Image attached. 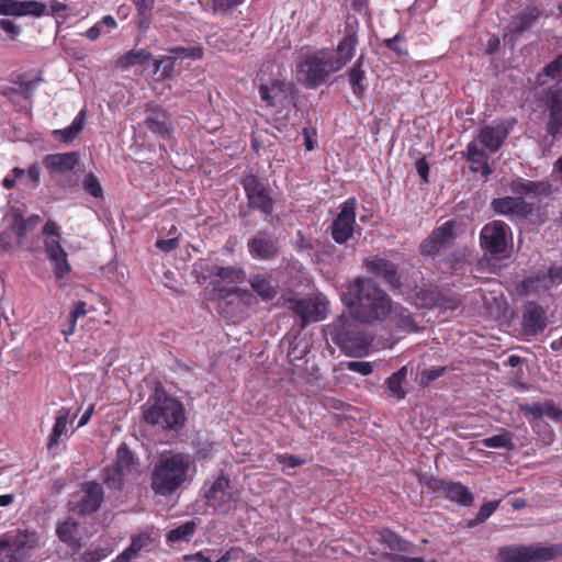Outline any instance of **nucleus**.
I'll use <instances>...</instances> for the list:
<instances>
[{"mask_svg": "<svg viewBox=\"0 0 562 562\" xmlns=\"http://www.w3.org/2000/svg\"><path fill=\"white\" fill-rule=\"evenodd\" d=\"M154 66L156 71H159L161 69L160 78L162 80L170 79L175 70L176 60L170 56H165L160 59H156Z\"/></svg>", "mask_w": 562, "mask_h": 562, "instance_id": "nucleus-46", "label": "nucleus"}, {"mask_svg": "<svg viewBox=\"0 0 562 562\" xmlns=\"http://www.w3.org/2000/svg\"><path fill=\"white\" fill-rule=\"evenodd\" d=\"M424 485L434 493H441L443 496L462 506L472 505L474 497L469 488L460 482H450L437 476H428Z\"/></svg>", "mask_w": 562, "mask_h": 562, "instance_id": "nucleus-11", "label": "nucleus"}, {"mask_svg": "<svg viewBox=\"0 0 562 562\" xmlns=\"http://www.w3.org/2000/svg\"><path fill=\"white\" fill-rule=\"evenodd\" d=\"M4 12L12 13V16H25L31 15L35 18H41L47 14V5L44 2L27 0V1H16V4L12 8V10H4Z\"/></svg>", "mask_w": 562, "mask_h": 562, "instance_id": "nucleus-34", "label": "nucleus"}, {"mask_svg": "<svg viewBox=\"0 0 562 562\" xmlns=\"http://www.w3.org/2000/svg\"><path fill=\"white\" fill-rule=\"evenodd\" d=\"M491 207L495 213L512 218L526 220L533 212V203H529L525 199L516 195L493 199Z\"/></svg>", "mask_w": 562, "mask_h": 562, "instance_id": "nucleus-16", "label": "nucleus"}, {"mask_svg": "<svg viewBox=\"0 0 562 562\" xmlns=\"http://www.w3.org/2000/svg\"><path fill=\"white\" fill-rule=\"evenodd\" d=\"M70 415V409L61 407L56 412L54 426L48 435L47 449L52 451L57 448L60 442V437L67 432V425Z\"/></svg>", "mask_w": 562, "mask_h": 562, "instance_id": "nucleus-32", "label": "nucleus"}, {"mask_svg": "<svg viewBox=\"0 0 562 562\" xmlns=\"http://www.w3.org/2000/svg\"><path fill=\"white\" fill-rule=\"evenodd\" d=\"M248 282L252 291L265 302L273 300L280 288L278 280L268 272L251 273Z\"/></svg>", "mask_w": 562, "mask_h": 562, "instance_id": "nucleus-24", "label": "nucleus"}, {"mask_svg": "<svg viewBox=\"0 0 562 562\" xmlns=\"http://www.w3.org/2000/svg\"><path fill=\"white\" fill-rule=\"evenodd\" d=\"M243 550L239 547H232L224 552V554L215 562H229L232 560H238L241 558Z\"/></svg>", "mask_w": 562, "mask_h": 562, "instance_id": "nucleus-64", "label": "nucleus"}, {"mask_svg": "<svg viewBox=\"0 0 562 562\" xmlns=\"http://www.w3.org/2000/svg\"><path fill=\"white\" fill-rule=\"evenodd\" d=\"M11 228L13 233L19 238V241L22 243L24 237L26 236L30 228L27 227V224L24 222V216L21 213H14L13 214V221L11 224Z\"/></svg>", "mask_w": 562, "mask_h": 562, "instance_id": "nucleus-51", "label": "nucleus"}, {"mask_svg": "<svg viewBox=\"0 0 562 562\" xmlns=\"http://www.w3.org/2000/svg\"><path fill=\"white\" fill-rule=\"evenodd\" d=\"M358 25L356 19L346 22L345 36L338 42L335 50L336 57L327 50V56L337 71L341 70L355 56L358 45Z\"/></svg>", "mask_w": 562, "mask_h": 562, "instance_id": "nucleus-12", "label": "nucleus"}, {"mask_svg": "<svg viewBox=\"0 0 562 562\" xmlns=\"http://www.w3.org/2000/svg\"><path fill=\"white\" fill-rule=\"evenodd\" d=\"M353 317L341 315L328 325L331 341L349 357H362L369 353L372 339L361 329Z\"/></svg>", "mask_w": 562, "mask_h": 562, "instance_id": "nucleus-3", "label": "nucleus"}, {"mask_svg": "<svg viewBox=\"0 0 562 562\" xmlns=\"http://www.w3.org/2000/svg\"><path fill=\"white\" fill-rule=\"evenodd\" d=\"M297 76L305 86L310 89H315L322 86L333 72H337L334 69L327 50L322 49L315 54H307L296 65Z\"/></svg>", "mask_w": 562, "mask_h": 562, "instance_id": "nucleus-6", "label": "nucleus"}, {"mask_svg": "<svg viewBox=\"0 0 562 562\" xmlns=\"http://www.w3.org/2000/svg\"><path fill=\"white\" fill-rule=\"evenodd\" d=\"M436 295V301L432 302V307L438 308L441 312L456 311L461 305V299L457 293H447L440 290L439 294Z\"/></svg>", "mask_w": 562, "mask_h": 562, "instance_id": "nucleus-40", "label": "nucleus"}, {"mask_svg": "<svg viewBox=\"0 0 562 562\" xmlns=\"http://www.w3.org/2000/svg\"><path fill=\"white\" fill-rule=\"evenodd\" d=\"M53 265L54 274L57 279H63L70 271V265L66 255L57 256V259L49 260Z\"/></svg>", "mask_w": 562, "mask_h": 562, "instance_id": "nucleus-52", "label": "nucleus"}, {"mask_svg": "<svg viewBox=\"0 0 562 562\" xmlns=\"http://www.w3.org/2000/svg\"><path fill=\"white\" fill-rule=\"evenodd\" d=\"M103 26L108 29V32H110L111 30L117 27V23L112 15H104L93 26L89 27L82 35L89 41L95 42L101 35Z\"/></svg>", "mask_w": 562, "mask_h": 562, "instance_id": "nucleus-42", "label": "nucleus"}, {"mask_svg": "<svg viewBox=\"0 0 562 562\" xmlns=\"http://www.w3.org/2000/svg\"><path fill=\"white\" fill-rule=\"evenodd\" d=\"M110 554V550L106 548H97L87 550L81 557L79 562H100Z\"/></svg>", "mask_w": 562, "mask_h": 562, "instance_id": "nucleus-54", "label": "nucleus"}, {"mask_svg": "<svg viewBox=\"0 0 562 562\" xmlns=\"http://www.w3.org/2000/svg\"><path fill=\"white\" fill-rule=\"evenodd\" d=\"M562 555V543L510 544L498 550L503 562H549Z\"/></svg>", "mask_w": 562, "mask_h": 562, "instance_id": "nucleus-5", "label": "nucleus"}, {"mask_svg": "<svg viewBox=\"0 0 562 562\" xmlns=\"http://www.w3.org/2000/svg\"><path fill=\"white\" fill-rule=\"evenodd\" d=\"M196 530V524L194 520H189L175 529H171L166 535L167 542L176 543V542H189L194 532Z\"/></svg>", "mask_w": 562, "mask_h": 562, "instance_id": "nucleus-37", "label": "nucleus"}, {"mask_svg": "<svg viewBox=\"0 0 562 562\" xmlns=\"http://www.w3.org/2000/svg\"><path fill=\"white\" fill-rule=\"evenodd\" d=\"M214 14H226L243 2L239 0H210Z\"/></svg>", "mask_w": 562, "mask_h": 562, "instance_id": "nucleus-50", "label": "nucleus"}, {"mask_svg": "<svg viewBox=\"0 0 562 562\" xmlns=\"http://www.w3.org/2000/svg\"><path fill=\"white\" fill-rule=\"evenodd\" d=\"M41 172L42 170L38 162H34L29 167L25 173L27 176V187L30 189H36L40 186Z\"/></svg>", "mask_w": 562, "mask_h": 562, "instance_id": "nucleus-59", "label": "nucleus"}, {"mask_svg": "<svg viewBox=\"0 0 562 562\" xmlns=\"http://www.w3.org/2000/svg\"><path fill=\"white\" fill-rule=\"evenodd\" d=\"M5 547L12 548L25 562L31 552L40 547V536L35 530L16 529L0 538V549Z\"/></svg>", "mask_w": 562, "mask_h": 562, "instance_id": "nucleus-13", "label": "nucleus"}, {"mask_svg": "<svg viewBox=\"0 0 562 562\" xmlns=\"http://www.w3.org/2000/svg\"><path fill=\"white\" fill-rule=\"evenodd\" d=\"M204 497L206 504L213 508H221L233 499L231 480L221 473L214 481L204 484Z\"/></svg>", "mask_w": 562, "mask_h": 562, "instance_id": "nucleus-17", "label": "nucleus"}, {"mask_svg": "<svg viewBox=\"0 0 562 562\" xmlns=\"http://www.w3.org/2000/svg\"><path fill=\"white\" fill-rule=\"evenodd\" d=\"M347 370L357 372L361 375H369L373 371V366L368 361H348L345 363Z\"/></svg>", "mask_w": 562, "mask_h": 562, "instance_id": "nucleus-55", "label": "nucleus"}, {"mask_svg": "<svg viewBox=\"0 0 562 562\" xmlns=\"http://www.w3.org/2000/svg\"><path fill=\"white\" fill-rule=\"evenodd\" d=\"M125 472L113 465L103 469V482L111 490L121 491L124 486Z\"/></svg>", "mask_w": 562, "mask_h": 562, "instance_id": "nucleus-41", "label": "nucleus"}, {"mask_svg": "<svg viewBox=\"0 0 562 562\" xmlns=\"http://www.w3.org/2000/svg\"><path fill=\"white\" fill-rule=\"evenodd\" d=\"M508 234H510V227L505 222L492 221L481 229V247L491 255H501L507 249Z\"/></svg>", "mask_w": 562, "mask_h": 562, "instance_id": "nucleus-10", "label": "nucleus"}, {"mask_svg": "<svg viewBox=\"0 0 562 562\" xmlns=\"http://www.w3.org/2000/svg\"><path fill=\"white\" fill-rule=\"evenodd\" d=\"M79 529V522L68 518L67 520L59 522L56 527V533L58 539L66 543L67 547L74 552H78L81 547V540L77 536Z\"/></svg>", "mask_w": 562, "mask_h": 562, "instance_id": "nucleus-29", "label": "nucleus"}, {"mask_svg": "<svg viewBox=\"0 0 562 562\" xmlns=\"http://www.w3.org/2000/svg\"><path fill=\"white\" fill-rule=\"evenodd\" d=\"M510 126L504 124L484 125L479 130L477 139L492 154L503 146L509 134Z\"/></svg>", "mask_w": 562, "mask_h": 562, "instance_id": "nucleus-21", "label": "nucleus"}, {"mask_svg": "<svg viewBox=\"0 0 562 562\" xmlns=\"http://www.w3.org/2000/svg\"><path fill=\"white\" fill-rule=\"evenodd\" d=\"M471 164V170L474 172H481L483 177H488L492 173V169L488 165V156L484 153V159L481 157H472L467 159Z\"/></svg>", "mask_w": 562, "mask_h": 562, "instance_id": "nucleus-49", "label": "nucleus"}, {"mask_svg": "<svg viewBox=\"0 0 562 562\" xmlns=\"http://www.w3.org/2000/svg\"><path fill=\"white\" fill-rule=\"evenodd\" d=\"M382 541L392 550L408 551L409 542L402 539L397 533L386 530L382 533Z\"/></svg>", "mask_w": 562, "mask_h": 562, "instance_id": "nucleus-44", "label": "nucleus"}, {"mask_svg": "<svg viewBox=\"0 0 562 562\" xmlns=\"http://www.w3.org/2000/svg\"><path fill=\"white\" fill-rule=\"evenodd\" d=\"M454 221H447L436 227L431 234L420 244V254L425 256L437 255L446 245L454 238Z\"/></svg>", "mask_w": 562, "mask_h": 562, "instance_id": "nucleus-18", "label": "nucleus"}, {"mask_svg": "<svg viewBox=\"0 0 562 562\" xmlns=\"http://www.w3.org/2000/svg\"><path fill=\"white\" fill-rule=\"evenodd\" d=\"M548 325L546 310L537 302L528 301L522 307V329L527 336L542 333Z\"/></svg>", "mask_w": 562, "mask_h": 562, "instance_id": "nucleus-19", "label": "nucleus"}, {"mask_svg": "<svg viewBox=\"0 0 562 562\" xmlns=\"http://www.w3.org/2000/svg\"><path fill=\"white\" fill-rule=\"evenodd\" d=\"M151 57V53L145 48L131 49L116 59L115 66L119 69L125 70L135 65H144L149 61Z\"/></svg>", "mask_w": 562, "mask_h": 562, "instance_id": "nucleus-35", "label": "nucleus"}, {"mask_svg": "<svg viewBox=\"0 0 562 562\" xmlns=\"http://www.w3.org/2000/svg\"><path fill=\"white\" fill-rule=\"evenodd\" d=\"M144 126L162 139H168L171 136L169 114L161 108H155L147 111V116L144 120Z\"/></svg>", "mask_w": 562, "mask_h": 562, "instance_id": "nucleus-25", "label": "nucleus"}, {"mask_svg": "<svg viewBox=\"0 0 562 562\" xmlns=\"http://www.w3.org/2000/svg\"><path fill=\"white\" fill-rule=\"evenodd\" d=\"M204 271L206 272V278H216L220 281L229 283V284H238L245 280V271L241 268L228 266L223 267L218 265H210Z\"/></svg>", "mask_w": 562, "mask_h": 562, "instance_id": "nucleus-28", "label": "nucleus"}, {"mask_svg": "<svg viewBox=\"0 0 562 562\" xmlns=\"http://www.w3.org/2000/svg\"><path fill=\"white\" fill-rule=\"evenodd\" d=\"M0 562H24V560L12 548L5 547L0 549Z\"/></svg>", "mask_w": 562, "mask_h": 562, "instance_id": "nucleus-63", "label": "nucleus"}, {"mask_svg": "<svg viewBox=\"0 0 562 562\" xmlns=\"http://www.w3.org/2000/svg\"><path fill=\"white\" fill-rule=\"evenodd\" d=\"M271 89L273 91V94L277 97H288L289 94L293 93L294 86L291 82H286L284 80H273L271 83Z\"/></svg>", "mask_w": 562, "mask_h": 562, "instance_id": "nucleus-56", "label": "nucleus"}, {"mask_svg": "<svg viewBox=\"0 0 562 562\" xmlns=\"http://www.w3.org/2000/svg\"><path fill=\"white\" fill-rule=\"evenodd\" d=\"M387 317L390 318L391 323L398 329L408 333L418 330V325L414 318L413 313L402 305H393L391 303V313H389Z\"/></svg>", "mask_w": 562, "mask_h": 562, "instance_id": "nucleus-31", "label": "nucleus"}, {"mask_svg": "<svg viewBox=\"0 0 562 562\" xmlns=\"http://www.w3.org/2000/svg\"><path fill=\"white\" fill-rule=\"evenodd\" d=\"M78 162L79 155L76 151L49 154L43 159V164L47 170L61 173L74 170Z\"/></svg>", "mask_w": 562, "mask_h": 562, "instance_id": "nucleus-27", "label": "nucleus"}, {"mask_svg": "<svg viewBox=\"0 0 562 562\" xmlns=\"http://www.w3.org/2000/svg\"><path fill=\"white\" fill-rule=\"evenodd\" d=\"M276 460L278 463L288 468H296L305 462L303 459L290 453H277Z\"/></svg>", "mask_w": 562, "mask_h": 562, "instance_id": "nucleus-58", "label": "nucleus"}, {"mask_svg": "<svg viewBox=\"0 0 562 562\" xmlns=\"http://www.w3.org/2000/svg\"><path fill=\"white\" fill-rule=\"evenodd\" d=\"M192 470L194 462L189 453L165 451L150 471V488L155 495L171 496L191 483Z\"/></svg>", "mask_w": 562, "mask_h": 562, "instance_id": "nucleus-2", "label": "nucleus"}, {"mask_svg": "<svg viewBox=\"0 0 562 562\" xmlns=\"http://www.w3.org/2000/svg\"><path fill=\"white\" fill-rule=\"evenodd\" d=\"M482 443L486 448H504L507 450L514 448L513 435L509 431L484 438Z\"/></svg>", "mask_w": 562, "mask_h": 562, "instance_id": "nucleus-43", "label": "nucleus"}, {"mask_svg": "<svg viewBox=\"0 0 562 562\" xmlns=\"http://www.w3.org/2000/svg\"><path fill=\"white\" fill-rule=\"evenodd\" d=\"M363 66L364 55L360 54L353 65L345 74L347 76L350 89L358 100L364 99L369 88V81Z\"/></svg>", "mask_w": 562, "mask_h": 562, "instance_id": "nucleus-23", "label": "nucleus"}, {"mask_svg": "<svg viewBox=\"0 0 562 562\" xmlns=\"http://www.w3.org/2000/svg\"><path fill=\"white\" fill-rule=\"evenodd\" d=\"M151 543V537L146 532L134 536L130 546L120 553L112 562H132L139 552Z\"/></svg>", "mask_w": 562, "mask_h": 562, "instance_id": "nucleus-33", "label": "nucleus"}, {"mask_svg": "<svg viewBox=\"0 0 562 562\" xmlns=\"http://www.w3.org/2000/svg\"><path fill=\"white\" fill-rule=\"evenodd\" d=\"M406 368L403 367L396 372H394L391 376H389L385 381L387 391L392 396H394L397 400H402L406 395V392L403 387V384L406 381Z\"/></svg>", "mask_w": 562, "mask_h": 562, "instance_id": "nucleus-38", "label": "nucleus"}, {"mask_svg": "<svg viewBox=\"0 0 562 562\" xmlns=\"http://www.w3.org/2000/svg\"><path fill=\"white\" fill-rule=\"evenodd\" d=\"M220 294H218V311L220 313H225V308H224V305L228 304V297L231 295H236L238 299H243L246 294H247V291L246 290H243L240 288H229V289H221L218 290Z\"/></svg>", "mask_w": 562, "mask_h": 562, "instance_id": "nucleus-47", "label": "nucleus"}, {"mask_svg": "<svg viewBox=\"0 0 562 562\" xmlns=\"http://www.w3.org/2000/svg\"><path fill=\"white\" fill-rule=\"evenodd\" d=\"M25 176V170L20 167H14L11 172L2 180L4 189L10 190L15 186L16 180L22 179Z\"/></svg>", "mask_w": 562, "mask_h": 562, "instance_id": "nucleus-60", "label": "nucleus"}, {"mask_svg": "<svg viewBox=\"0 0 562 562\" xmlns=\"http://www.w3.org/2000/svg\"><path fill=\"white\" fill-rule=\"evenodd\" d=\"M344 300L352 317L363 324L383 321L391 313L390 295L372 278L349 281Z\"/></svg>", "mask_w": 562, "mask_h": 562, "instance_id": "nucleus-1", "label": "nucleus"}, {"mask_svg": "<svg viewBox=\"0 0 562 562\" xmlns=\"http://www.w3.org/2000/svg\"><path fill=\"white\" fill-rule=\"evenodd\" d=\"M247 248L254 259L268 261L279 256L281 245L274 233L268 229H259L248 240Z\"/></svg>", "mask_w": 562, "mask_h": 562, "instance_id": "nucleus-14", "label": "nucleus"}, {"mask_svg": "<svg viewBox=\"0 0 562 562\" xmlns=\"http://www.w3.org/2000/svg\"><path fill=\"white\" fill-rule=\"evenodd\" d=\"M520 411L530 422L539 420L544 416V403L522 404L520 405Z\"/></svg>", "mask_w": 562, "mask_h": 562, "instance_id": "nucleus-48", "label": "nucleus"}, {"mask_svg": "<svg viewBox=\"0 0 562 562\" xmlns=\"http://www.w3.org/2000/svg\"><path fill=\"white\" fill-rule=\"evenodd\" d=\"M363 267L369 273L373 274L378 279H381L392 289H401L403 285L402 274L398 270V266L386 258L379 256L366 258L363 260Z\"/></svg>", "mask_w": 562, "mask_h": 562, "instance_id": "nucleus-15", "label": "nucleus"}, {"mask_svg": "<svg viewBox=\"0 0 562 562\" xmlns=\"http://www.w3.org/2000/svg\"><path fill=\"white\" fill-rule=\"evenodd\" d=\"M356 198H349L340 205V211L330 225L331 237L337 244H345L352 237L356 225Z\"/></svg>", "mask_w": 562, "mask_h": 562, "instance_id": "nucleus-9", "label": "nucleus"}, {"mask_svg": "<svg viewBox=\"0 0 562 562\" xmlns=\"http://www.w3.org/2000/svg\"><path fill=\"white\" fill-rule=\"evenodd\" d=\"M151 20H153V12H137V15H136L137 29L140 32L146 33L150 27Z\"/></svg>", "mask_w": 562, "mask_h": 562, "instance_id": "nucleus-62", "label": "nucleus"}, {"mask_svg": "<svg viewBox=\"0 0 562 562\" xmlns=\"http://www.w3.org/2000/svg\"><path fill=\"white\" fill-rule=\"evenodd\" d=\"M543 414L553 422H562V409L557 407L552 401L544 402Z\"/></svg>", "mask_w": 562, "mask_h": 562, "instance_id": "nucleus-61", "label": "nucleus"}, {"mask_svg": "<svg viewBox=\"0 0 562 562\" xmlns=\"http://www.w3.org/2000/svg\"><path fill=\"white\" fill-rule=\"evenodd\" d=\"M83 190L95 199L103 198V190L99 179L93 173H88L85 176L82 181Z\"/></svg>", "mask_w": 562, "mask_h": 562, "instance_id": "nucleus-45", "label": "nucleus"}, {"mask_svg": "<svg viewBox=\"0 0 562 562\" xmlns=\"http://www.w3.org/2000/svg\"><path fill=\"white\" fill-rule=\"evenodd\" d=\"M541 12L536 5H528L519 12L509 24V32L513 35H519L529 30L539 19Z\"/></svg>", "mask_w": 562, "mask_h": 562, "instance_id": "nucleus-30", "label": "nucleus"}, {"mask_svg": "<svg viewBox=\"0 0 562 562\" xmlns=\"http://www.w3.org/2000/svg\"><path fill=\"white\" fill-rule=\"evenodd\" d=\"M114 468L131 473L135 467V458L132 450L125 442H122L116 450V460L113 464Z\"/></svg>", "mask_w": 562, "mask_h": 562, "instance_id": "nucleus-39", "label": "nucleus"}, {"mask_svg": "<svg viewBox=\"0 0 562 562\" xmlns=\"http://www.w3.org/2000/svg\"><path fill=\"white\" fill-rule=\"evenodd\" d=\"M45 251L49 260L57 259V256L66 255L65 249L61 247L59 238L46 239L44 241Z\"/></svg>", "mask_w": 562, "mask_h": 562, "instance_id": "nucleus-53", "label": "nucleus"}, {"mask_svg": "<svg viewBox=\"0 0 562 562\" xmlns=\"http://www.w3.org/2000/svg\"><path fill=\"white\" fill-rule=\"evenodd\" d=\"M286 308L301 318V326L305 327L311 322H319L327 316V303L324 297L314 296L307 299L290 297L284 302Z\"/></svg>", "mask_w": 562, "mask_h": 562, "instance_id": "nucleus-8", "label": "nucleus"}, {"mask_svg": "<svg viewBox=\"0 0 562 562\" xmlns=\"http://www.w3.org/2000/svg\"><path fill=\"white\" fill-rule=\"evenodd\" d=\"M509 191L524 199V196H538L548 194L550 186L544 181H532L521 177H515L508 182Z\"/></svg>", "mask_w": 562, "mask_h": 562, "instance_id": "nucleus-26", "label": "nucleus"}, {"mask_svg": "<svg viewBox=\"0 0 562 562\" xmlns=\"http://www.w3.org/2000/svg\"><path fill=\"white\" fill-rule=\"evenodd\" d=\"M240 184L245 191L247 205L250 210H257L266 216L272 215L274 211V200L271 196V190L255 173H247L240 179Z\"/></svg>", "mask_w": 562, "mask_h": 562, "instance_id": "nucleus-7", "label": "nucleus"}, {"mask_svg": "<svg viewBox=\"0 0 562 562\" xmlns=\"http://www.w3.org/2000/svg\"><path fill=\"white\" fill-rule=\"evenodd\" d=\"M85 110H81L71 124L63 130L54 131V135L63 143H71L83 128Z\"/></svg>", "mask_w": 562, "mask_h": 562, "instance_id": "nucleus-36", "label": "nucleus"}, {"mask_svg": "<svg viewBox=\"0 0 562 562\" xmlns=\"http://www.w3.org/2000/svg\"><path fill=\"white\" fill-rule=\"evenodd\" d=\"M81 491L83 495L78 504L80 514L91 515L98 512L104 501L103 486L95 481H87L82 483Z\"/></svg>", "mask_w": 562, "mask_h": 562, "instance_id": "nucleus-20", "label": "nucleus"}, {"mask_svg": "<svg viewBox=\"0 0 562 562\" xmlns=\"http://www.w3.org/2000/svg\"><path fill=\"white\" fill-rule=\"evenodd\" d=\"M142 408L143 419L148 425H160L164 429L176 431L184 426V406L173 397L155 394L147 400Z\"/></svg>", "mask_w": 562, "mask_h": 562, "instance_id": "nucleus-4", "label": "nucleus"}, {"mask_svg": "<svg viewBox=\"0 0 562 562\" xmlns=\"http://www.w3.org/2000/svg\"><path fill=\"white\" fill-rule=\"evenodd\" d=\"M546 131L550 136L557 137L562 132V88L557 86L550 89Z\"/></svg>", "mask_w": 562, "mask_h": 562, "instance_id": "nucleus-22", "label": "nucleus"}, {"mask_svg": "<svg viewBox=\"0 0 562 562\" xmlns=\"http://www.w3.org/2000/svg\"><path fill=\"white\" fill-rule=\"evenodd\" d=\"M543 72L553 79L562 77V53L543 68Z\"/></svg>", "mask_w": 562, "mask_h": 562, "instance_id": "nucleus-57", "label": "nucleus"}]
</instances>
